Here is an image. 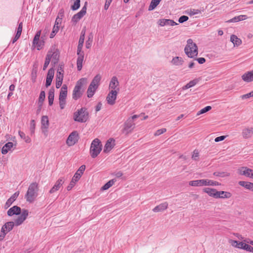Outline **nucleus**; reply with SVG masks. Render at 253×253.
I'll list each match as a JSON object with an SVG mask.
<instances>
[{
	"label": "nucleus",
	"mask_w": 253,
	"mask_h": 253,
	"mask_svg": "<svg viewBox=\"0 0 253 253\" xmlns=\"http://www.w3.org/2000/svg\"><path fill=\"white\" fill-rule=\"evenodd\" d=\"M39 191V186L38 183L35 182L31 183L25 195L26 201L30 203H33L38 196Z\"/></svg>",
	"instance_id": "1"
},
{
	"label": "nucleus",
	"mask_w": 253,
	"mask_h": 253,
	"mask_svg": "<svg viewBox=\"0 0 253 253\" xmlns=\"http://www.w3.org/2000/svg\"><path fill=\"white\" fill-rule=\"evenodd\" d=\"M87 83V79L85 78L80 79L77 82L74 88L72 94L73 99L77 100L82 97L84 89L83 86Z\"/></svg>",
	"instance_id": "2"
},
{
	"label": "nucleus",
	"mask_w": 253,
	"mask_h": 253,
	"mask_svg": "<svg viewBox=\"0 0 253 253\" xmlns=\"http://www.w3.org/2000/svg\"><path fill=\"white\" fill-rule=\"evenodd\" d=\"M89 118V113L85 107H82L74 113L73 119L75 121L79 123L86 122Z\"/></svg>",
	"instance_id": "3"
},
{
	"label": "nucleus",
	"mask_w": 253,
	"mask_h": 253,
	"mask_svg": "<svg viewBox=\"0 0 253 253\" xmlns=\"http://www.w3.org/2000/svg\"><path fill=\"white\" fill-rule=\"evenodd\" d=\"M184 51L186 54L190 58H194L198 55V47L196 43L193 42V40L189 39L187 41Z\"/></svg>",
	"instance_id": "4"
},
{
	"label": "nucleus",
	"mask_w": 253,
	"mask_h": 253,
	"mask_svg": "<svg viewBox=\"0 0 253 253\" xmlns=\"http://www.w3.org/2000/svg\"><path fill=\"white\" fill-rule=\"evenodd\" d=\"M189 185L191 186H216L220 185L218 182L208 179H203L196 180L190 181L189 182Z\"/></svg>",
	"instance_id": "5"
},
{
	"label": "nucleus",
	"mask_w": 253,
	"mask_h": 253,
	"mask_svg": "<svg viewBox=\"0 0 253 253\" xmlns=\"http://www.w3.org/2000/svg\"><path fill=\"white\" fill-rule=\"evenodd\" d=\"M102 150V144L98 138L94 139L91 142L90 148V154L92 158H96Z\"/></svg>",
	"instance_id": "6"
},
{
	"label": "nucleus",
	"mask_w": 253,
	"mask_h": 253,
	"mask_svg": "<svg viewBox=\"0 0 253 253\" xmlns=\"http://www.w3.org/2000/svg\"><path fill=\"white\" fill-rule=\"evenodd\" d=\"M135 126V124L134 122H131V121L127 119L123 125V128L121 130L122 133L125 135H128L133 131Z\"/></svg>",
	"instance_id": "7"
},
{
	"label": "nucleus",
	"mask_w": 253,
	"mask_h": 253,
	"mask_svg": "<svg viewBox=\"0 0 253 253\" xmlns=\"http://www.w3.org/2000/svg\"><path fill=\"white\" fill-rule=\"evenodd\" d=\"M41 35V31L40 30L37 32L33 41V45H35L39 50L42 48L44 43L43 36H42L41 40H40Z\"/></svg>",
	"instance_id": "8"
},
{
	"label": "nucleus",
	"mask_w": 253,
	"mask_h": 253,
	"mask_svg": "<svg viewBox=\"0 0 253 253\" xmlns=\"http://www.w3.org/2000/svg\"><path fill=\"white\" fill-rule=\"evenodd\" d=\"M87 2H84V6L82 7L81 10L75 14L72 18V21L74 22L77 23L78 22L83 16L86 14L87 9Z\"/></svg>",
	"instance_id": "9"
},
{
	"label": "nucleus",
	"mask_w": 253,
	"mask_h": 253,
	"mask_svg": "<svg viewBox=\"0 0 253 253\" xmlns=\"http://www.w3.org/2000/svg\"><path fill=\"white\" fill-rule=\"evenodd\" d=\"M79 134L77 131H74L69 135L66 140L67 144L71 146L75 145L78 141Z\"/></svg>",
	"instance_id": "10"
},
{
	"label": "nucleus",
	"mask_w": 253,
	"mask_h": 253,
	"mask_svg": "<svg viewBox=\"0 0 253 253\" xmlns=\"http://www.w3.org/2000/svg\"><path fill=\"white\" fill-rule=\"evenodd\" d=\"M119 90V88H117V90H111L108 93L106 100L109 105H113L115 103Z\"/></svg>",
	"instance_id": "11"
},
{
	"label": "nucleus",
	"mask_w": 253,
	"mask_h": 253,
	"mask_svg": "<svg viewBox=\"0 0 253 253\" xmlns=\"http://www.w3.org/2000/svg\"><path fill=\"white\" fill-rule=\"evenodd\" d=\"M238 173L242 175L253 178V170L247 167H243L238 169Z\"/></svg>",
	"instance_id": "12"
},
{
	"label": "nucleus",
	"mask_w": 253,
	"mask_h": 253,
	"mask_svg": "<svg viewBox=\"0 0 253 253\" xmlns=\"http://www.w3.org/2000/svg\"><path fill=\"white\" fill-rule=\"evenodd\" d=\"M29 211L27 210L23 209L21 214L15 220V225L19 226L21 225L27 218L28 216Z\"/></svg>",
	"instance_id": "13"
},
{
	"label": "nucleus",
	"mask_w": 253,
	"mask_h": 253,
	"mask_svg": "<svg viewBox=\"0 0 253 253\" xmlns=\"http://www.w3.org/2000/svg\"><path fill=\"white\" fill-rule=\"evenodd\" d=\"M47 54H49L50 60H51L52 59L51 64L55 66L59 61V55L58 51H55L52 52L51 51H49Z\"/></svg>",
	"instance_id": "14"
},
{
	"label": "nucleus",
	"mask_w": 253,
	"mask_h": 253,
	"mask_svg": "<svg viewBox=\"0 0 253 253\" xmlns=\"http://www.w3.org/2000/svg\"><path fill=\"white\" fill-rule=\"evenodd\" d=\"M203 192L207 193L210 196L214 198H218L219 195L217 193V191L215 189L211 188H204L203 189Z\"/></svg>",
	"instance_id": "15"
},
{
	"label": "nucleus",
	"mask_w": 253,
	"mask_h": 253,
	"mask_svg": "<svg viewBox=\"0 0 253 253\" xmlns=\"http://www.w3.org/2000/svg\"><path fill=\"white\" fill-rule=\"evenodd\" d=\"M115 140L113 138L109 139L104 146L103 151L104 153H107L109 152L114 147Z\"/></svg>",
	"instance_id": "16"
},
{
	"label": "nucleus",
	"mask_w": 253,
	"mask_h": 253,
	"mask_svg": "<svg viewBox=\"0 0 253 253\" xmlns=\"http://www.w3.org/2000/svg\"><path fill=\"white\" fill-rule=\"evenodd\" d=\"M253 135V127H245L242 130V135L245 139L251 138Z\"/></svg>",
	"instance_id": "17"
},
{
	"label": "nucleus",
	"mask_w": 253,
	"mask_h": 253,
	"mask_svg": "<svg viewBox=\"0 0 253 253\" xmlns=\"http://www.w3.org/2000/svg\"><path fill=\"white\" fill-rule=\"evenodd\" d=\"M54 70L53 68H50L48 70V73L46 76L45 86L46 87H48L51 85L52 79L54 77Z\"/></svg>",
	"instance_id": "18"
},
{
	"label": "nucleus",
	"mask_w": 253,
	"mask_h": 253,
	"mask_svg": "<svg viewBox=\"0 0 253 253\" xmlns=\"http://www.w3.org/2000/svg\"><path fill=\"white\" fill-rule=\"evenodd\" d=\"M241 78L245 82L250 83L253 82V70L246 72L242 76Z\"/></svg>",
	"instance_id": "19"
},
{
	"label": "nucleus",
	"mask_w": 253,
	"mask_h": 253,
	"mask_svg": "<svg viewBox=\"0 0 253 253\" xmlns=\"http://www.w3.org/2000/svg\"><path fill=\"white\" fill-rule=\"evenodd\" d=\"M159 25L161 26H164L166 25L174 26L177 25L178 24L174 22L173 20L162 19H160L158 22Z\"/></svg>",
	"instance_id": "20"
},
{
	"label": "nucleus",
	"mask_w": 253,
	"mask_h": 253,
	"mask_svg": "<svg viewBox=\"0 0 253 253\" xmlns=\"http://www.w3.org/2000/svg\"><path fill=\"white\" fill-rule=\"evenodd\" d=\"M21 211V208L17 206H14L10 208L7 211V215L8 216H12L14 214L19 215Z\"/></svg>",
	"instance_id": "21"
},
{
	"label": "nucleus",
	"mask_w": 253,
	"mask_h": 253,
	"mask_svg": "<svg viewBox=\"0 0 253 253\" xmlns=\"http://www.w3.org/2000/svg\"><path fill=\"white\" fill-rule=\"evenodd\" d=\"M14 226V222L13 221H9L5 223L1 228V232H5L7 233L8 232L10 231L13 228Z\"/></svg>",
	"instance_id": "22"
},
{
	"label": "nucleus",
	"mask_w": 253,
	"mask_h": 253,
	"mask_svg": "<svg viewBox=\"0 0 253 253\" xmlns=\"http://www.w3.org/2000/svg\"><path fill=\"white\" fill-rule=\"evenodd\" d=\"M119 85V82L116 76H113L110 81L109 84V88L112 90H117Z\"/></svg>",
	"instance_id": "23"
},
{
	"label": "nucleus",
	"mask_w": 253,
	"mask_h": 253,
	"mask_svg": "<svg viewBox=\"0 0 253 253\" xmlns=\"http://www.w3.org/2000/svg\"><path fill=\"white\" fill-rule=\"evenodd\" d=\"M101 79V76L99 74L96 75L92 80L90 84H89L90 86L94 87L96 89H97L98 87L100 82Z\"/></svg>",
	"instance_id": "24"
},
{
	"label": "nucleus",
	"mask_w": 253,
	"mask_h": 253,
	"mask_svg": "<svg viewBox=\"0 0 253 253\" xmlns=\"http://www.w3.org/2000/svg\"><path fill=\"white\" fill-rule=\"evenodd\" d=\"M80 179V176L78 173H75L73 177L72 178L69 185L67 187L68 191L71 190L72 188L75 186L76 183Z\"/></svg>",
	"instance_id": "25"
},
{
	"label": "nucleus",
	"mask_w": 253,
	"mask_h": 253,
	"mask_svg": "<svg viewBox=\"0 0 253 253\" xmlns=\"http://www.w3.org/2000/svg\"><path fill=\"white\" fill-rule=\"evenodd\" d=\"M78 58L77 60V65L78 71H81L83 67V62L84 59V53H77Z\"/></svg>",
	"instance_id": "26"
},
{
	"label": "nucleus",
	"mask_w": 253,
	"mask_h": 253,
	"mask_svg": "<svg viewBox=\"0 0 253 253\" xmlns=\"http://www.w3.org/2000/svg\"><path fill=\"white\" fill-rule=\"evenodd\" d=\"M168 204L167 202L161 204L158 206L155 207L153 209V211L155 212H161L164 211L168 208Z\"/></svg>",
	"instance_id": "27"
},
{
	"label": "nucleus",
	"mask_w": 253,
	"mask_h": 253,
	"mask_svg": "<svg viewBox=\"0 0 253 253\" xmlns=\"http://www.w3.org/2000/svg\"><path fill=\"white\" fill-rule=\"evenodd\" d=\"M19 195V192L17 191L15 193H14L6 201L5 203V206L6 208L9 207L12 203L13 202L15 201V200L17 199V198L18 197Z\"/></svg>",
	"instance_id": "28"
},
{
	"label": "nucleus",
	"mask_w": 253,
	"mask_h": 253,
	"mask_svg": "<svg viewBox=\"0 0 253 253\" xmlns=\"http://www.w3.org/2000/svg\"><path fill=\"white\" fill-rule=\"evenodd\" d=\"M238 183L240 186L245 187L247 189L253 191V183L248 181H240Z\"/></svg>",
	"instance_id": "29"
},
{
	"label": "nucleus",
	"mask_w": 253,
	"mask_h": 253,
	"mask_svg": "<svg viewBox=\"0 0 253 253\" xmlns=\"http://www.w3.org/2000/svg\"><path fill=\"white\" fill-rule=\"evenodd\" d=\"M230 41L233 43L234 46H238L242 43V40L235 35H232L231 36Z\"/></svg>",
	"instance_id": "30"
},
{
	"label": "nucleus",
	"mask_w": 253,
	"mask_h": 253,
	"mask_svg": "<svg viewBox=\"0 0 253 253\" xmlns=\"http://www.w3.org/2000/svg\"><path fill=\"white\" fill-rule=\"evenodd\" d=\"M13 144L11 142H8L6 143L2 148L1 153L2 154H6L13 147Z\"/></svg>",
	"instance_id": "31"
},
{
	"label": "nucleus",
	"mask_w": 253,
	"mask_h": 253,
	"mask_svg": "<svg viewBox=\"0 0 253 253\" xmlns=\"http://www.w3.org/2000/svg\"><path fill=\"white\" fill-rule=\"evenodd\" d=\"M247 18L248 17L247 15H241L238 16H235V17L228 20L227 22L228 23L236 22L242 20H246L247 19Z\"/></svg>",
	"instance_id": "32"
},
{
	"label": "nucleus",
	"mask_w": 253,
	"mask_h": 253,
	"mask_svg": "<svg viewBox=\"0 0 253 253\" xmlns=\"http://www.w3.org/2000/svg\"><path fill=\"white\" fill-rule=\"evenodd\" d=\"M42 128L47 129L49 126V121L47 116H43L41 120Z\"/></svg>",
	"instance_id": "33"
},
{
	"label": "nucleus",
	"mask_w": 253,
	"mask_h": 253,
	"mask_svg": "<svg viewBox=\"0 0 253 253\" xmlns=\"http://www.w3.org/2000/svg\"><path fill=\"white\" fill-rule=\"evenodd\" d=\"M67 86L66 84H63L62 86L59 98H66L67 96Z\"/></svg>",
	"instance_id": "34"
},
{
	"label": "nucleus",
	"mask_w": 253,
	"mask_h": 253,
	"mask_svg": "<svg viewBox=\"0 0 253 253\" xmlns=\"http://www.w3.org/2000/svg\"><path fill=\"white\" fill-rule=\"evenodd\" d=\"M54 98V88H51L48 91V104L49 106H51L53 103Z\"/></svg>",
	"instance_id": "35"
},
{
	"label": "nucleus",
	"mask_w": 253,
	"mask_h": 253,
	"mask_svg": "<svg viewBox=\"0 0 253 253\" xmlns=\"http://www.w3.org/2000/svg\"><path fill=\"white\" fill-rule=\"evenodd\" d=\"M218 194L219 195L218 198H230L232 196L231 193L226 191H217Z\"/></svg>",
	"instance_id": "36"
},
{
	"label": "nucleus",
	"mask_w": 253,
	"mask_h": 253,
	"mask_svg": "<svg viewBox=\"0 0 253 253\" xmlns=\"http://www.w3.org/2000/svg\"><path fill=\"white\" fill-rule=\"evenodd\" d=\"M183 62V60L181 57H175L171 60V63L176 66L181 65Z\"/></svg>",
	"instance_id": "37"
},
{
	"label": "nucleus",
	"mask_w": 253,
	"mask_h": 253,
	"mask_svg": "<svg viewBox=\"0 0 253 253\" xmlns=\"http://www.w3.org/2000/svg\"><path fill=\"white\" fill-rule=\"evenodd\" d=\"M197 83H198V80L197 79H195L192 81H191L189 83L185 85H184L182 87V89L183 90H185V89H188V88L194 86L195 84H197Z\"/></svg>",
	"instance_id": "38"
},
{
	"label": "nucleus",
	"mask_w": 253,
	"mask_h": 253,
	"mask_svg": "<svg viewBox=\"0 0 253 253\" xmlns=\"http://www.w3.org/2000/svg\"><path fill=\"white\" fill-rule=\"evenodd\" d=\"M45 98V92L44 91H41L40 96H39V100H38V104L39 106H42V104L44 101Z\"/></svg>",
	"instance_id": "39"
},
{
	"label": "nucleus",
	"mask_w": 253,
	"mask_h": 253,
	"mask_svg": "<svg viewBox=\"0 0 253 253\" xmlns=\"http://www.w3.org/2000/svg\"><path fill=\"white\" fill-rule=\"evenodd\" d=\"M116 180L114 179H111L109 180L108 182H107L105 185H104L101 187L102 190H106L108 189L110 187H111L115 182Z\"/></svg>",
	"instance_id": "40"
},
{
	"label": "nucleus",
	"mask_w": 253,
	"mask_h": 253,
	"mask_svg": "<svg viewBox=\"0 0 253 253\" xmlns=\"http://www.w3.org/2000/svg\"><path fill=\"white\" fill-rule=\"evenodd\" d=\"M162 0H152L149 6L148 10L149 11L153 10L159 4Z\"/></svg>",
	"instance_id": "41"
},
{
	"label": "nucleus",
	"mask_w": 253,
	"mask_h": 253,
	"mask_svg": "<svg viewBox=\"0 0 253 253\" xmlns=\"http://www.w3.org/2000/svg\"><path fill=\"white\" fill-rule=\"evenodd\" d=\"M96 89H97L95 88L94 87H93L89 85L88 88V89L87 90V97L88 98L92 97L93 96V95H94V93H95V92Z\"/></svg>",
	"instance_id": "42"
},
{
	"label": "nucleus",
	"mask_w": 253,
	"mask_h": 253,
	"mask_svg": "<svg viewBox=\"0 0 253 253\" xmlns=\"http://www.w3.org/2000/svg\"><path fill=\"white\" fill-rule=\"evenodd\" d=\"M93 40V35L91 33L88 37L87 40L86 41L85 47L86 48L89 49L91 47Z\"/></svg>",
	"instance_id": "43"
},
{
	"label": "nucleus",
	"mask_w": 253,
	"mask_h": 253,
	"mask_svg": "<svg viewBox=\"0 0 253 253\" xmlns=\"http://www.w3.org/2000/svg\"><path fill=\"white\" fill-rule=\"evenodd\" d=\"M18 133H19V135L20 136V137L22 139H24L26 143L30 142V141H31L30 138H29V136H26L24 132L21 131H19Z\"/></svg>",
	"instance_id": "44"
},
{
	"label": "nucleus",
	"mask_w": 253,
	"mask_h": 253,
	"mask_svg": "<svg viewBox=\"0 0 253 253\" xmlns=\"http://www.w3.org/2000/svg\"><path fill=\"white\" fill-rule=\"evenodd\" d=\"M213 174L214 176L222 177L230 176V173L227 172H224V171H222V172L215 171V172H213Z\"/></svg>",
	"instance_id": "45"
},
{
	"label": "nucleus",
	"mask_w": 253,
	"mask_h": 253,
	"mask_svg": "<svg viewBox=\"0 0 253 253\" xmlns=\"http://www.w3.org/2000/svg\"><path fill=\"white\" fill-rule=\"evenodd\" d=\"M187 13L189 15L192 16L195 14L201 13V11L199 9H190L187 11Z\"/></svg>",
	"instance_id": "46"
},
{
	"label": "nucleus",
	"mask_w": 253,
	"mask_h": 253,
	"mask_svg": "<svg viewBox=\"0 0 253 253\" xmlns=\"http://www.w3.org/2000/svg\"><path fill=\"white\" fill-rule=\"evenodd\" d=\"M64 182V178L61 177L56 181L54 186L56 187L59 189Z\"/></svg>",
	"instance_id": "47"
},
{
	"label": "nucleus",
	"mask_w": 253,
	"mask_h": 253,
	"mask_svg": "<svg viewBox=\"0 0 253 253\" xmlns=\"http://www.w3.org/2000/svg\"><path fill=\"white\" fill-rule=\"evenodd\" d=\"M80 0H75L74 4L71 6V9L73 10H76L80 7Z\"/></svg>",
	"instance_id": "48"
},
{
	"label": "nucleus",
	"mask_w": 253,
	"mask_h": 253,
	"mask_svg": "<svg viewBox=\"0 0 253 253\" xmlns=\"http://www.w3.org/2000/svg\"><path fill=\"white\" fill-rule=\"evenodd\" d=\"M59 103L60 109H64L66 104V98H59Z\"/></svg>",
	"instance_id": "49"
},
{
	"label": "nucleus",
	"mask_w": 253,
	"mask_h": 253,
	"mask_svg": "<svg viewBox=\"0 0 253 253\" xmlns=\"http://www.w3.org/2000/svg\"><path fill=\"white\" fill-rule=\"evenodd\" d=\"M211 106H206V107L203 108L202 109H201V110L198 111L197 115H200L201 114L205 113L207 112L208 111L211 110Z\"/></svg>",
	"instance_id": "50"
},
{
	"label": "nucleus",
	"mask_w": 253,
	"mask_h": 253,
	"mask_svg": "<svg viewBox=\"0 0 253 253\" xmlns=\"http://www.w3.org/2000/svg\"><path fill=\"white\" fill-rule=\"evenodd\" d=\"M50 62V60L49 58V54H47L46 58H45V62L44 63V65L43 66V70H46V69L47 68V66H48Z\"/></svg>",
	"instance_id": "51"
},
{
	"label": "nucleus",
	"mask_w": 253,
	"mask_h": 253,
	"mask_svg": "<svg viewBox=\"0 0 253 253\" xmlns=\"http://www.w3.org/2000/svg\"><path fill=\"white\" fill-rule=\"evenodd\" d=\"M85 34V29H84L81 32V34L80 37L79 39V42L84 43V41Z\"/></svg>",
	"instance_id": "52"
},
{
	"label": "nucleus",
	"mask_w": 253,
	"mask_h": 253,
	"mask_svg": "<svg viewBox=\"0 0 253 253\" xmlns=\"http://www.w3.org/2000/svg\"><path fill=\"white\" fill-rule=\"evenodd\" d=\"M58 31L59 28H58V27L56 26H54L52 29V31L51 32L50 35V38H53L55 36L56 34L58 32Z\"/></svg>",
	"instance_id": "53"
},
{
	"label": "nucleus",
	"mask_w": 253,
	"mask_h": 253,
	"mask_svg": "<svg viewBox=\"0 0 253 253\" xmlns=\"http://www.w3.org/2000/svg\"><path fill=\"white\" fill-rule=\"evenodd\" d=\"M85 169V166L84 165H82L80 167L78 171L75 173H78V174H79V176H80L81 177L82 175L83 174Z\"/></svg>",
	"instance_id": "54"
},
{
	"label": "nucleus",
	"mask_w": 253,
	"mask_h": 253,
	"mask_svg": "<svg viewBox=\"0 0 253 253\" xmlns=\"http://www.w3.org/2000/svg\"><path fill=\"white\" fill-rule=\"evenodd\" d=\"M62 72H63V70L59 71V69H58V71L57 72L56 77V80H59V79H60V80L63 81V73H62Z\"/></svg>",
	"instance_id": "55"
},
{
	"label": "nucleus",
	"mask_w": 253,
	"mask_h": 253,
	"mask_svg": "<svg viewBox=\"0 0 253 253\" xmlns=\"http://www.w3.org/2000/svg\"><path fill=\"white\" fill-rule=\"evenodd\" d=\"M22 28H23V24L22 22H21L19 24L18 27L17 28L16 35L20 36L21 35V33H22Z\"/></svg>",
	"instance_id": "56"
},
{
	"label": "nucleus",
	"mask_w": 253,
	"mask_h": 253,
	"mask_svg": "<svg viewBox=\"0 0 253 253\" xmlns=\"http://www.w3.org/2000/svg\"><path fill=\"white\" fill-rule=\"evenodd\" d=\"M189 18L188 16L185 15H183L180 17L178 19V22L180 23H182L184 22L187 21L188 20Z\"/></svg>",
	"instance_id": "57"
},
{
	"label": "nucleus",
	"mask_w": 253,
	"mask_h": 253,
	"mask_svg": "<svg viewBox=\"0 0 253 253\" xmlns=\"http://www.w3.org/2000/svg\"><path fill=\"white\" fill-rule=\"evenodd\" d=\"M167 129L166 128H163L157 130L156 132L155 133L154 135L155 136H158L161 134L164 133L166 131Z\"/></svg>",
	"instance_id": "58"
},
{
	"label": "nucleus",
	"mask_w": 253,
	"mask_h": 253,
	"mask_svg": "<svg viewBox=\"0 0 253 253\" xmlns=\"http://www.w3.org/2000/svg\"><path fill=\"white\" fill-rule=\"evenodd\" d=\"M251 97H253V91H251V92L244 94L241 96V98L242 99H245L247 98H249Z\"/></svg>",
	"instance_id": "59"
},
{
	"label": "nucleus",
	"mask_w": 253,
	"mask_h": 253,
	"mask_svg": "<svg viewBox=\"0 0 253 253\" xmlns=\"http://www.w3.org/2000/svg\"><path fill=\"white\" fill-rule=\"evenodd\" d=\"M84 43L79 42L78 47H77V53H84V52L82 51V48L83 46Z\"/></svg>",
	"instance_id": "60"
},
{
	"label": "nucleus",
	"mask_w": 253,
	"mask_h": 253,
	"mask_svg": "<svg viewBox=\"0 0 253 253\" xmlns=\"http://www.w3.org/2000/svg\"><path fill=\"white\" fill-rule=\"evenodd\" d=\"M244 247L245 248L244 250L253 253V247L252 246L246 244Z\"/></svg>",
	"instance_id": "61"
},
{
	"label": "nucleus",
	"mask_w": 253,
	"mask_h": 253,
	"mask_svg": "<svg viewBox=\"0 0 253 253\" xmlns=\"http://www.w3.org/2000/svg\"><path fill=\"white\" fill-rule=\"evenodd\" d=\"M35 128V122L34 120H32L31 121V124H30V129H31L32 133L34 132Z\"/></svg>",
	"instance_id": "62"
},
{
	"label": "nucleus",
	"mask_w": 253,
	"mask_h": 253,
	"mask_svg": "<svg viewBox=\"0 0 253 253\" xmlns=\"http://www.w3.org/2000/svg\"><path fill=\"white\" fill-rule=\"evenodd\" d=\"M246 243L242 242H238L237 243V248L241 249H244L245 246L246 245ZM237 246V245H236Z\"/></svg>",
	"instance_id": "63"
},
{
	"label": "nucleus",
	"mask_w": 253,
	"mask_h": 253,
	"mask_svg": "<svg viewBox=\"0 0 253 253\" xmlns=\"http://www.w3.org/2000/svg\"><path fill=\"white\" fill-rule=\"evenodd\" d=\"M226 136L224 135L217 137L215 138L214 141L216 142L223 140L225 138Z\"/></svg>",
	"instance_id": "64"
}]
</instances>
